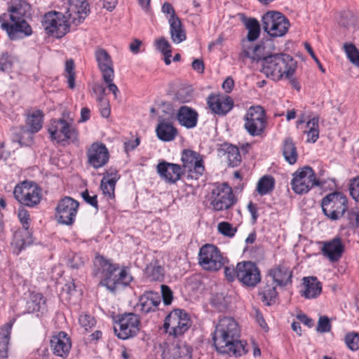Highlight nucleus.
Here are the masks:
<instances>
[{"label": "nucleus", "instance_id": "0e129e2a", "mask_svg": "<svg viewBox=\"0 0 359 359\" xmlns=\"http://www.w3.org/2000/svg\"><path fill=\"white\" fill-rule=\"evenodd\" d=\"M85 262L84 259L81 257L79 255H74L69 260H68V266L72 269H79L82 266H83Z\"/></svg>", "mask_w": 359, "mask_h": 359}, {"label": "nucleus", "instance_id": "6ab92c4d", "mask_svg": "<svg viewBox=\"0 0 359 359\" xmlns=\"http://www.w3.org/2000/svg\"><path fill=\"white\" fill-rule=\"evenodd\" d=\"M65 13L72 25L77 26L89 14V4L86 0H69Z\"/></svg>", "mask_w": 359, "mask_h": 359}, {"label": "nucleus", "instance_id": "c85d7f7f", "mask_svg": "<svg viewBox=\"0 0 359 359\" xmlns=\"http://www.w3.org/2000/svg\"><path fill=\"white\" fill-rule=\"evenodd\" d=\"M344 251V245L341 238L338 237L330 241L325 242L322 248L323 255L331 262H338L341 257Z\"/></svg>", "mask_w": 359, "mask_h": 359}, {"label": "nucleus", "instance_id": "473e14b6", "mask_svg": "<svg viewBox=\"0 0 359 359\" xmlns=\"http://www.w3.org/2000/svg\"><path fill=\"white\" fill-rule=\"evenodd\" d=\"M304 290L302 296L306 299H314L322 292V284L316 277L309 276L303 278Z\"/></svg>", "mask_w": 359, "mask_h": 359}, {"label": "nucleus", "instance_id": "e2e57ef3", "mask_svg": "<svg viewBox=\"0 0 359 359\" xmlns=\"http://www.w3.org/2000/svg\"><path fill=\"white\" fill-rule=\"evenodd\" d=\"M162 12L166 14V18L168 22H170V20L171 19H179L175 13L174 8L168 2L163 4L162 6Z\"/></svg>", "mask_w": 359, "mask_h": 359}, {"label": "nucleus", "instance_id": "cd10ccee", "mask_svg": "<svg viewBox=\"0 0 359 359\" xmlns=\"http://www.w3.org/2000/svg\"><path fill=\"white\" fill-rule=\"evenodd\" d=\"M119 179L120 175L115 169H110L107 171L105 175L102 179L100 189L102 194L108 200H111L115 198V187Z\"/></svg>", "mask_w": 359, "mask_h": 359}, {"label": "nucleus", "instance_id": "423d86ee", "mask_svg": "<svg viewBox=\"0 0 359 359\" xmlns=\"http://www.w3.org/2000/svg\"><path fill=\"white\" fill-rule=\"evenodd\" d=\"M324 215L332 221L340 219L348 210L347 197L341 192L334 191L325 196L321 202Z\"/></svg>", "mask_w": 359, "mask_h": 359}, {"label": "nucleus", "instance_id": "f3484780", "mask_svg": "<svg viewBox=\"0 0 359 359\" xmlns=\"http://www.w3.org/2000/svg\"><path fill=\"white\" fill-rule=\"evenodd\" d=\"M79 203L71 197L66 196L58 201L55 208L56 217L60 224L72 225L77 215Z\"/></svg>", "mask_w": 359, "mask_h": 359}, {"label": "nucleus", "instance_id": "7ed1b4c3", "mask_svg": "<svg viewBox=\"0 0 359 359\" xmlns=\"http://www.w3.org/2000/svg\"><path fill=\"white\" fill-rule=\"evenodd\" d=\"M95 264L100 266L102 273L100 285L105 287L111 293H116L128 286L133 280L126 268L122 269L116 275L115 273L118 269V265L111 263L110 260L102 256L96 257Z\"/></svg>", "mask_w": 359, "mask_h": 359}, {"label": "nucleus", "instance_id": "c03bdc74", "mask_svg": "<svg viewBox=\"0 0 359 359\" xmlns=\"http://www.w3.org/2000/svg\"><path fill=\"white\" fill-rule=\"evenodd\" d=\"M181 159L183 163L182 170L191 168L193 165L203 161L198 152L189 149L183 151Z\"/></svg>", "mask_w": 359, "mask_h": 359}, {"label": "nucleus", "instance_id": "aec40b11", "mask_svg": "<svg viewBox=\"0 0 359 359\" xmlns=\"http://www.w3.org/2000/svg\"><path fill=\"white\" fill-rule=\"evenodd\" d=\"M88 162L95 169L104 166L109 161V152L101 142L93 143L87 150Z\"/></svg>", "mask_w": 359, "mask_h": 359}, {"label": "nucleus", "instance_id": "37998d69", "mask_svg": "<svg viewBox=\"0 0 359 359\" xmlns=\"http://www.w3.org/2000/svg\"><path fill=\"white\" fill-rule=\"evenodd\" d=\"M275 186V180L270 175H264L261 177L257 184L256 190L260 196H264L271 193Z\"/></svg>", "mask_w": 359, "mask_h": 359}, {"label": "nucleus", "instance_id": "f8f14e48", "mask_svg": "<svg viewBox=\"0 0 359 359\" xmlns=\"http://www.w3.org/2000/svg\"><path fill=\"white\" fill-rule=\"evenodd\" d=\"M319 184L314 170L309 166L298 169L292 175V189L297 194L309 192L314 186Z\"/></svg>", "mask_w": 359, "mask_h": 359}, {"label": "nucleus", "instance_id": "20e7f679", "mask_svg": "<svg viewBox=\"0 0 359 359\" xmlns=\"http://www.w3.org/2000/svg\"><path fill=\"white\" fill-rule=\"evenodd\" d=\"M50 137L58 144H79V132L72 119L64 118H54L50 122L48 128Z\"/></svg>", "mask_w": 359, "mask_h": 359}, {"label": "nucleus", "instance_id": "6e6552de", "mask_svg": "<svg viewBox=\"0 0 359 359\" xmlns=\"http://www.w3.org/2000/svg\"><path fill=\"white\" fill-rule=\"evenodd\" d=\"M191 327L189 314L182 309H174L165 318L163 328L170 337L182 336Z\"/></svg>", "mask_w": 359, "mask_h": 359}, {"label": "nucleus", "instance_id": "4d7b16f0", "mask_svg": "<svg viewBox=\"0 0 359 359\" xmlns=\"http://www.w3.org/2000/svg\"><path fill=\"white\" fill-rule=\"evenodd\" d=\"M18 217L22 225V229H27V230H29L30 215L29 212L24 208H19L18 211Z\"/></svg>", "mask_w": 359, "mask_h": 359}, {"label": "nucleus", "instance_id": "5fc2aeb1", "mask_svg": "<svg viewBox=\"0 0 359 359\" xmlns=\"http://www.w3.org/2000/svg\"><path fill=\"white\" fill-rule=\"evenodd\" d=\"M218 231L222 235L232 238L234 236L237 229L226 222H222L218 224Z\"/></svg>", "mask_w": 359, "mask_h": 359}, {"label": "nucleus", "instance_id": "f03ea898", "mask_svg": "<svg viewBox=\"0 0 359 359\" xmlns=\"http://www.w3.org/2000/svg\"><path fill=\"white\" fill-rule=\"evenodd\" d=\"M27 5L18 1L8 8V13L0 16L1 27L6 31L11 40H16L32 34V30L25 16Z\"/></svg>", "mask_w": 359, "mask_h": 359}, {"label": "nucleus", "instance_id": "09e8293b", "mask_svg": "<svg viewBox=\"0 0 359 359\" xmlns=\"http://www.w3.org/2000/svg\"><path fill=\"white\" fill-rule=\"evenodd\" d=\"M245 25L248 30V39L250 41L256 40L260 34L259 22L255 18H250L247 21Z\"/></svg>", "mask_w": 359, "mask_h": 359}, {"label": "nucleus", "instance_id": "7c9ffc66", "mask_svg": "<svg viewBox=\"0 0 359 359\" xmlns=\"http://www.w3.org/2000/svg\"><path fill=\"white\" fill-rule=\"evenodd\" d=\"M33 243L32 232L27 229H20L15 231L11 245L13 252L18 255L27 246Z\"/></svg>", "mask_w": 359, "mask_h": 359}, {"label": "nucleus", "instance_id": "49530a36", "mask_svg": "<svg viewBox=\"0 0 359 359\" xmlns=\"http://www.w3.org/2000/svg\"><path fill=\"white\" fill-rule=\"evenodd\" d=\"M226 156L229 165L231 167L238 166L241 161V156L239 149L233 145H229L226 148Z\"/></svg>", "mask_w": 359, "mask_h": 359}, {"label": "nucleus", "instance_id": "1a4fd4ad", "mask_svg": "<svg viewBox=\"0 0 359 359\" xmlns=\"http://www.w3.org/2000/svg\"><path fill=\"white\" fill-rule=\"evenodd\" d=\"M13 195L20 204L34 208L41 202L42 190L36 183L25 181L15 186Z\"/></svg>", "mask_w": 359, "mask_h": 359}, {"label": "nucleus", "instance_id": "bb28decb", "mask_svg": "<svg viewBox=\"0 0 359 359\" xmlns=\"http://www.w3.org/2000/svg\"><path fill=\"white\" fill-rule=\"evenodd\" d=\"M220 346L221 344L215 346L216 350L220 353L227 354L229 356L241 357L248 351L246 341L237 340V339L229 340L223 343L222 346Z\"/></svg>", "mask_w": 359, "mask_h": 359}, {"label": "nucleus", "instance_id": "680f3d73", "mask_svg": "<svg viewBox=\"0 0 359 359\" xmlns=\"http://www.w3.org/2000/svg\"><path fill=\"white\" fill-rule=\"evenodd\" d=\"M161 298L163 299V303L165 305H169L171 304L173 296L172 292L170 289V287L165 285H161Z\"/></svg>", "mask_w": 359, "mask_h": 359}, {"label": "nucleus", "instance_id": "c756f323", "mask_svg": "<svg viewBox=\"0 0 359 359\" xmlns=\"http://www.w3.org/2000/svg\"><path fill=\"white\" fill-rule=\"evenodd\" d=\"M210 109L215 114L224 115L233 107V102L229 96L210 95L208 99Z\"/></svg>", "mask_w": 359, "mask_h": 359}, {"label": "nucleus", "instance_id": "bf43d9fd", "mask_svg": "<svg viewBox=\"0 0 359 359\" xmlns=\"http://www.w3.org/2000/svg\"><path fill=\"white\" fill-rule=\"evenodd\" d=\"M348 189L353 199L359 203V177L351 180Z\"/></svg>", "mask_w": 359, "mask_h": 359}, {"label": "nucleus", "instance_id": "79ce46f5", "mask_svg": "<svg viewBox=\"0 0 359 359\" xmlns=\"http://www.w3.org/2000/svg\"><path fill=\"white\" fill-rule=\"evenodd\" d=\"M276 286V284L273 283V281L271 283L267 281L260 292L262 302L268 306L273 304L276 302V299L278 297Z\"/></svg>", "mask_w": 359, "mask_h": 359}, {"label": "nucleus", "instance_id": "a18cd8bd", "mask_svg": "<svg viewBox=\"0 0 359 359\" xmlns=\"http://www.w3.org/2000/svg\"><path fill=\"white\" fill-rule=\"evenodd\" d=\"M144 273L146 278L151 281H162L163 280V268L156 263L148 265Z\"/></svg>", "mask_w": 359, "mask_h": 359}, {"label": "nucleus", "instance_id": "8fccbe9b", "mask_svg": "<svg viewBox=\"0 0 359 359\" xmlns=\"http://www.w3.org/2000/svg\"><path fill=\"white\" fill-rule=\"evenodd\" d=\"M344 49L347 57L355 66L359 67V50L353 43H345Z\"/></svg>", "mask_w": 359, "mask_h": 359}, {"label": "nucleus", "instance_id": "39448f33", "mask_svg": "<svg viewBox=\"0 0 359 359\" xmlns=\"http://www.w3.org/2000/svg\"><path fill=\"white\" fill-rule=\"evenodd\" d=\"M72 25L65 13L55 11L46 13L42 20V26L46 34L57 39L65 36Z\"/></svg>", "mask_w": 359, "mask_h": 359}, {"label": "nucleus", "instance_id": "6e6d98bb", "mask_svg": "<svg viewBox=\"0 0 359 359\" xmlns=\"http://www.w3.org/2000/svg\"><path fill=\"white\" fill-rule=\"evenodd\" d=\"M79 322L81 326H82L86 331L91 329L95 325V318L90 315L86 313L80 315Z\"/></svg>", "mask_w": 359, "mask_h": 359}, {"label": "nucleus", "instance_id": "ea45409f", "mask_svg": "<svg viewBox=\"0 0 359 359\" xmlns=\"http://www.w3.org/2000/svg\"><path fill=\"white\" fill-rule=\"evenodd\" d=\"M43 113L41 110H35L27 116L26 123L32 132L36 133L43 126Z\"/></svg>", "mask_w": 359, "mask_h": 359}, {"label": "nucleus", "instance_id": "a19ab883", "mask_svg": "<svg viewBox=\"0 0 359 359\" xmlns=\"http://www.w3.org/2000/svg\"><path fill=\"white\" fill-rule=\"evenodd\" d=\"M307 130L304 131L306 134V142L315 143L319 137V118L314 116L306 122Z\"/></svg>", "mask_w": 359, "mask_h": 359}, {"label": "nucleus", "instance_id": "9b49d317", "mask_svg": "<svg viewBox=\"0 0 359 359\" xmlns=\"http://www.w3.org/2000/svg\"><path fill=\"white\" fill-rule=\"evenodd\" d=\"M240 336V327L233 318L222 317L219 320L213 334L215 346H222L223 343L238 338Z\"/></svg>", "mask_w": 359, "mask_h": 359}, {"label": "nucleus", "instance_id": "412c9836", "mask_svg": "<svg viewBox=\"0 0 359 359\" xmlns=\"http://www.w3.org/2000/svg\"><path fill=\"white\" fill-rule=\"evenodd\" d=\"M50 343L55 355L62 358H66L69 355L72 348V341L66 332H59L53 335Z\"/></svg>", "mask_w": 359, "mask_h": 359}, {"label": "nucleus", "instance_id": "2eb2a0df", "mask_svg": "<svg viewBox=\"0 0 359 359\" xmlns=\"http://www.w3.org/2000/svg\"><path fill=\"white\" fill-rule=\"evenodd\" d=\"M237 279L244 286L254 288L261 281L260 271L254 262L250 261L238 262Z\"/></svg>", "mask_w": 359, "mask_h": 359}, {"label": "nucleus", "instance_id": "dca6fc26", "mask_svg": "<svg viewBox=\"0 0 359 359\" xmlns=\"http://www.w3.org/2000/svg\"><path fill=\"white\" fill-rule=\"evenodd\" d=\"M211 198L210 204L215 211L227 210L236 203L232 189L226 183L215 187L212 191Z\"/></svg>", "mask_w": 359, "mask_h": 359}, {"label": "nucleus", "instance_id": "052dcab7", "mask_svg": "<svg viewBox=\"0 0 359 359\" xmlns=\"http://www.w3.org/2000/svg\"><path fill=\"white\" fill-rule=\"evenodd\" d=\"M330 330L331 323L329 318L327 316H320L318 322L317 331L324 333L330 332Z\"/></svg>", "mask_w": 359, "mask_h": 359}, {"label": "nucleus", "instance_id": "72a5a7b5", "mask_svg": "<svg viewBox=\"0 0 359 359\" xmlns=\"http://www.w3.org/2000/svg\"><path fill=\"white\" fill-rule=\"evenodd\" d=\"M46 311V301L41 293L32 292L26 304V311L24 313H37L43 314Z\"/></svg>", "mask_w": 359, "mask_h": 359}, {"label": "nucleus", "instance_id": "0eeeda50", "mask_svg": "<svg viewBox=\"0 0 359 359\" xmlns=\"http://www.w3.org/2000/svg\"><path fill=\"white\" fill-rule=\"evenodd\" d=\"M264 31L273 38L285 36L288 32L290 23L280 12L270 11L262 17Z\"/></svg>", "mask_w": 359, "mask_h": 359}, {"label": "nucleus", "instance_id": "9d476101", "mask_svg": "<svg viewBox=\"0 0 359 359\" xmlns=\"http://www.w3.org/2000/svg\"><path fill=\"white\" fill-rule=\"evenodd\" d=\"M226 261V258L222 255L219 248L214 245L206 244L200 249L198 263L206 271H218L224 266Z\"/></svg>", "mask_w": 359, "mask_h": 359}, {"label": "nucleus", "instance_id": "58836bf2", "mask_svg": "<svg viewBox=\"0 0 359 359\" xmlns=\"http://www.w3.org/2000/svg\"><path fill=\"white\" fill-rule=\"evenodd\" d=\"M34 133L29 128L21 126L15 129L13 140L20 146H30L33 143Z\"/></svg>", "mask_w": 359, "mask_h": 359}, {"label": "nucleus", "instance_id": "4be33fe9", "mask_svg": "<svg viewBox=\"0 0 359 359\" xmlns=\"http://www.w3.org/2000/svg\"><path fill=\"white\" fill-rule=\"evenodd\" d=\"M161 302V297L158 293L152 291L146 292L140 297L134 309L136 312L147 314L156 311Z\"/></svg>", "mask_w": 359, "mask_h": 359}, {"label": "nucleus", "instance_id": "338daca9", "mask_svg": "<svg viewBox=\"0 0 359 359\" xmlns=\"http://www.w3.org/2000/svg\"><path fill=\"white\" fill-rule=\"evenodd\" d=\"M49 356V351L46 345H41L36 349L34 357L36 359H48Z\"/></svg>", "mask_w": 359, "mask_h": 359}, {"label": "nucleus", "instance_id": "69168bd1", "mask_svg": "<svg viewBox=\"0 0 359 359\" xmlns=\"http://www.w3.org/2000/svg\"><path fill=\"white\" fill-rule=\"evenodd\" d=\"M83 199L89 205L95 208L96 210H98V204H97V195L94 194L93 196H90L89 194V192L88 190H86L85 191L82 192L81 194Z\"/></svg>", "mask_w": 359, "mask_h": 359}, {"label": "nucleus", "instance_id": "774afa93", "mask_svg": "<svg viewBox=\"0 0 359 359\" xmlns=\"http://www.w3.org/2000/svg\"><path fill=\"white\" fill-rule=\"evenodd\" d=\"M140 144V138L136 137L135 140H129L124 143V149L126 153L133 151Z\"/></svg>", "mask_w": 359, "mask_h": 359}, {"label": "nucleus", "instance_id": "de8ad7c7", "mask_svg": "<svg viewBox=\"0 0 359 359\" xmlns=\"http://www.w3.org/2000/svg\"><path fill=\"white\" fill-rule=\"evenodd\" d=\"M183 173L186 175L187 180H198L204 173L205 167L203 161L197 164L193 165L191 168H185L182 170Z\"/></svg>", "mask_w": 359, "mask_h": 359}, {"label": "nucleus", "instance_id": "e433bc0d", "mask_svg": "<svg viewBox=\"0 0 359 359\" xmlns=\"http://www.w3.org/2000/svg\"><path fill=\"white\" fill-rule=\"evenodd\" d=\"M19 65V59L15 54L7 50L0 51V71L11 73Z\"/></svg>", "mask_w": 359, "mask_h": 359}, {"label": "nucleus", "instance_id": "4468645a", "mask_svg": "<svg viewBox=\"0 0 359 359\" xmlns=\"http://www.w3.org/2000/svg\"><path fill=\"white\" fill-rule=\"evenodd\" d=\"M140 326V319L134 313H128L123 315L114 326L116 335L121 339H128L135 336Z\"/></svg>", "mask_w": 359, "mask_h": 359}, {"label": "nucleus", "instance_id": "a211bd4d", "mask_svg": "<svg viewBox=\"0 0 359 359\" xmlns=\"http://www.w3.org/2000/svg\"><path fill=\"white\" fill-rule=\"evenodd\" d=\"M162 359H191L192 348L185 342L176 341L172 343L168 341L163 344Z\"/></svg>", "mask_w": 359, "mask_h": 359}, {"label": "nucleus", "instance_id": "ddd939ff", "mask_svg": "<svg viewBox=\"0 0 359 359\" xmlns=\"http://www.w3.org/2000/svg\"><path fill=\"white\" fill-rule=\"evenodd\" d=\"M244 121L245 129L253 137L261 135L266 126V114L260 106L250 107L246 112Z\"/></svg>", "mask_w": 359, "mask_h": 359}, {"label": "nucleus", "instance_id": "13d9d810", "mask_svg": "<svg viewBox=\"0 0 359 359\" xmlns=\"http://www.w3.org/2000/svg\"><path fill=\"white\" fill-rule=\"evenodd\" d=\"M155 46L162 54L172 53L171 46L165 37H161L155 41Z\"/></svg>", "mask_w": 359, "mask_h": 359}, {"label": "nucleus", "instance_id": "4c0bfd02", "mask_svg": "<svg viewBox=\"0 0 359 359\" xmlns=\"http://www.w3.org/2000/svg\"><path fill=\"white\" fill-rule=\"evenodd\" d=\"M170 34L174 43L178 44L187 39L185 29L184 28L180 19L170 20Z\"/></svg>", "mask_w": 359, "mask_h": 359}, {"label": "nucleus", "instance_id": "f257e3e1", "mask_svg": "<svg viewBox=\"0 0 359 359\" xmlns=\"http://www.w3.org/2000/svg\"><path fill=\"white\" fill-rule=\"evenodd\" d=\"M264 44L259 43L253 49V60L261 62L262 72L273 81L283 78L290 79L297 69V62L292 56L285 53L266 55Z\"/></svg>", "mask_w": 359, "mask_h": 359}, {"label": "nucleus", "instance_id": "603ef678", "mask_svg": "<svg viewBox=\"0 0 359 359\" xmlns=\"http://www.w3.org/2000/svg\"><path fill=\"white\" fill-rule=\"evenodd\" d=\"M100 90L101 95L97 97L99 102L100 111L102 117L107 118L111 114L109 102L103 95L104 93V88L102 87H98Z\"/></svg>", "mask_w": 359, "mask_h": 359}, {"label": "nucleus", "instance_id": "c9c22d12", "mask_svg": "<svg viewBox=\"0 0 359 359\" xmlns=\"http://www.w3.org/2000/svg\"><path fill=\"white\" fill-rule=\"evenodd\" d=\"M15 321L13 318L0 327V358H6L8 355L11 332Z\"/></svg>", "mask_w": 359, "mask_h": 359}, {"label": "nucleus", "instance_id": "b1692460", "mask_svg": "<svg viewBox=\"0 0 359 359\" xmlns=\"http://www.w3.org/2000/svg\"><path fill=\"white\" fill-rule=\"evenodd\" d=\"M98 68L103 80L110 81L114 74V65L109 54L103 48H97L95 53Z\"/></svg>", "mask_w": 359, "mask_h": 359}, {"label": "nucleus", "instance_id": "5701e85b", "mask_svg": "<svg viewBox=\"0 0 359 359\" xmlns=\"http://www.w3.org/2000/svg\"><path fill=\"white\" fill-rule=\"evenodd\" d=\"M156 170L161 178L171 184L177 182L183 174L182 168L180 165L163 161L158 163Z\"/></svg>", "mask_w": 359, "mask_h": 359}, {"label": "nucleus", "instance_id": "3c124183", "mask_svg": "<svg viewBox=\"0 0 359 359\" xmlns=\"http://www.w3.org/2000/svg\"><path fill=\"white\" fill-rule=\"evenodd\" d=\"M65 76L69 88L73 89L75 87V72L74 62L72 59L65 62Z\"/></svg>", "mask_w": 359, "mask_h": 359}, {"label": "nucleus", "instance_id": "2f4dec72", "mask_svg": "<svg viewBox=\"0 0 359 359\" xmlns=\"http://www.w3.org/2000/svg\"><path fill=\"white\" fill-rule=\"evenodd\" d=\"M156 136L163 142L172 141L177 135V130L173 123L168 119L159 121L156 128Z\"/></svg>", "mask_w": 359, "mask_h": 359}, {"label": "nucleus", "instance_id": "864d4df0", "mask_svg": "<svg viewBox=\"0 0 359 359\" xmlns=\"http://www.w3.org/2000/svg\"><path fill=\"white\" fill-rule=\"evenodd\" d=\"M345 343L351 351L359 349V334L357 332H349L345 336Z\"/></svg>", "mask_w": 359, "mask_h": 359}, {"label": "nucleus", "instance_id": "393cba45", "mask_svg": "<svg viewBox=\"0 0 359 359\" xmlns=\"http://www.w3.org/2000/svg\"><path fill=\"white\" fill-rule=\"evenodd\" d=\"M268 276L271 278L273 283L282 287L292 283V271L287 265L282 264L271 269Z\"/></svg>", "mask_w": 359, "mask_h": 359}, {"label": "nucleus", "instance_id": "f704fd0d", "mask_svg": "<svg viewBox=\"0 0 359 359\" xmlns=\"http://www.w3.org/2000/svg\"><path fill=\"white\" fill-rule=\"evenodd\" d=\"M281 151L287 163L290 165H294L297 163L298 158L297 149L291 137H287L283 140Z\"/></svg>", "mask_w": 359, "mask_h": 359}, {"label": "nucleus", "instance_id": "a878e982", "mask_svg": "<svg viewBox=\"0 0 359 359\" xmlns=\"http://www.w3.org/2000/svg\"><path fill=\"white\" fill-rule=\"evenodd\" d=\"M176 119L181 126L187 129H192L198 124V114L195 109L182 105L176 112Z\"/></svg>", "mask_w": 359, "mask_h": 359}]
</instances>
